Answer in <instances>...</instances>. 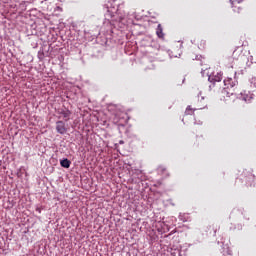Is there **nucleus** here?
Returning <instances> with one entry per match:
<instances>
[{"mask_svg":"<svg viewBox=\"0 0 256 256\" xmlns=\"http://www.w3.org/2000/svg\"><path fill=\"white\" fill-rule=\"evenodd\" d=\"M225 88L222 90V95L225 97H231L233 95V91L229 92V89H233V87L236 85V81L233 80V78H227L224 80Z\"/></svg>","mask_w":256,"mask_h":256,"instance_id":"1","label":"nucleus"},{"mask_svg":"<svg viewBox=\"0 0 256 256\" xmlns=\"http://www.w3.org/2000/svg\"><path fill=\"white\" fill-rule=\"evenodd\" d=\"M221 79H223V74L221 72H217L216 74L213 73L208 77V81H210V83H219Z\"/></svg>","mask_w":256,"mask_h":256,"instance_id":"2","label":"nucleus"},{"mask_svg":"<svg viewBox=\"0 0 256 256\" xmlns=\"http://www.w3.org/2000/svg\"><path fill=\"white\" fill-rule=\"evenodd\" d=\"M56 130L60 135H65V133H67V128H65V123L63 121H58L56 123Z\"/></svg>","mask_w":256,"mask_h":256,"instance_id":"3","label":"nucleus"},{"mask_svg":"<svg viewBox=\"0 0 256 256\" xmlns=\"http://www.w3.org/2000/svg\"><path fill=\"white\" fill-rule=\"evenodd\" d=\"M59 115L62 119H64V121H69V119H71V112L69 111V109H62L59 112Z\"/></svg>","mask_w":256,"mask_h":256,"instance_id":"4","label":"nucleus"},{"mask_svg":"<svg viewBox=\"0 0 256 256\" xmlns=\"http://www.w3.org/2000/svg\"><path fill=\"white\" fill-rule=\"evenodd\" d=\"M156 35L159 39H165V33H163V26H161V24L157 26Z\"/></svg>","mask_w":256,"mask_h":256,"instance_id":"5","label":"nucleus"},{"mask_svg":"<svg viewBox=\"0 0 256 256\" xmlns=\"http://www.w3.org/2000/svg\"><path fill=\"white\" fill-rule=\"evenodd\" d=\"M60 165H61V167H64V169H69V167H71V161H69V159L65 158L60 161Z\"/></svg>","mask_w":256,"mask_h":256,"instance_id":"6","label":"nucleus"},{"mask_svg":"<svg viewBox=\"0 0 256 256\" xmlns=\"http://www.w3.org/2000/svg\"><path fill=\"white\" fill-rule=\"evenodd\" d=\"M241 99H242V101H245L246 103H250L251 99H253V96L249 95V94L241 93Z\"/></svg>","mask_w":256,"mask_h":256,"instance_id":"7","label":"nucleus"},{"mask_svg":"<svg viewBox=\"0 0 256 256\" xmlns=\"http://www.w3.org/2000/svg\"><path fill=\"white\" fill-rule=\"evenodd\" d=\"M108 13L110 14L111 17H115V13H119V8H109L108 7Z\"/></svg>","mask_w":256,"mask_h":256,"instance_id":"8","label":"nucleus"},{"mask_svg":"<svg viewBox=\"0 0 256 256\" xmlns=\"http://www.w3.org/2000/svg\"><path fill=\"white\" fill-rule=\"evenodd\" d=\"M250 85H251V87H254V89H256V78L255 77L250 79Z\"/></svg>","mask_w":256,"mask_h":256,"instance_id":"9","label":"nucleus"},{"mask_svg":"<svg viewBox=\"0 0 256 256\" xmlns=\"http://www.w3.org/2000/svg\"><path fill=\"white\" fill-rule=\"evenodd\" d=\"M171 255L172 256H181V252L179 250H172Z\"/></svg>","mask_w":256,"mask_h":256,"instance_id":"10","label":"nucleus"},{"mask_svg":"<svg viewBox=\"0 0 256 256\" xmlns=\"http://www.w3.org/2000/svg\"><path fill=\"white\" fill-rule=\"evenodd\" d=\"M189 111H191V107L190 106H188V108L186 109L187 115H189Z\"/></svg>","mask_w":256,"mask_h":256,"instance_id":"11","label":"nucleus"},{"mask_svg":"<svg viewBox=\"0 0 256 256\" xmlns=\"http://www.w3.org/2000/svg\"><path fill=\"white\" fill-rule=\"evenodd\" d=\"M230 3H232V4H233V0H230Z\"/></svg>","mask_w":256,"mask_h":256,"instance_id":"12","label":"nucleus"}]
</instances>
